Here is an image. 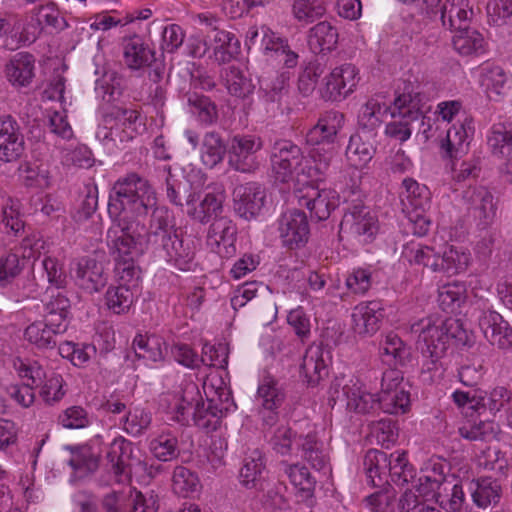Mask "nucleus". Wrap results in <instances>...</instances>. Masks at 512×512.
<instances>
[{
	"label": "nucleus",
	"instance_id": "052dcab7",
	"mask_svg": "<svg viewBox=\"0 0 512 512\" xmlns=\"http://www.w3.org/2000/svg\"><path fill=\"white\" fill-rule=\"evenodd\" d=\"M460 436L470 441H488L495 437L497 425L493 421L465 422L458 428Z\"/></svg>",
	"mask_w": 512,
	"mask_h": 512
},
{
	"label": "nucleus",
	"instance_id": "864d4df0",
	"mask_svg": "<svg viewBox=\"0 0 512 512\" xmlns=\"http://www.w3.org/2000/svg\"><path fill=\"white\" fill-rule=\"evenodd\" d=\"M172 482L174 492L183 497L198 493L201 488L198 476L183 466L174 469Z\"/></svg>",
	"mask_w": 512,
	"mask_h": 512
},
{
	"label": "nucleus",
	"instance_id": "bf43d9fd",
	"mask_svg": "<svg viewBox=\"0 0 512 512\" xmlns=\"http://www.w3.org/2000/svg\"><path fill=\"white\" fill-rule=\"evenodd\" d=\"M151 420L150 412L141 407H134L123 417L122 429L131 436H139L150 426Z\"/></svg>",
	"mask_w": 512,
	"mask_h": 512
},
{
	"label": "nucleus",
	"instance_id": "7ed1b4c3",
	"mask_svg": "<svg viewBox=\"0 0 512 512\" xmlns=\"http://www.w3.org/2000/svg\"><path fill=\"white\" fill-rule=\"evenodd\" d=\"M203 391L207 404L198 385L191 380H183L179 391L172 397L169 410L173 419L183 425H189L192 421L200 429L214 431L222 417L234 411L236 405L221 372H212L206 377Z\"/></svg>",
	"mask_w": 512,
	"mask_h": 512
},
{
	"label": "nucleus",
	"instance_id": "4c0bfd02",
	"mask_svg": "<svg viewBox=\"0 0 512 512\" xmlns=\"http://www.w3.org/2000/svg\"><path fill=\"white\" fill-rule=\"evenodd\" d=\"M401 201L406 208L426 211L430 207L431 193L426 185L418 183L413 178L402 181Z\"/></svg>",
	"mask_w": 512,
	"mask_h": 512
},
{
	"label": "nucleus",
	"instance_id": "338daca9",
	"mask_svg": "<svg viewBox=\"0 0 512 512\" xmlns=\"http://www.w3.org/2000/svg\"><path fill=\"white\" fill-rule=\"evenodd\" d=\"M326 65L324 63L311 61L303 69L298 78V89L305 95H310L316 88L319 78L325 73Z\"/></svg>",
	"mask_w": 512,
	"mask_h": 512
},
{
	"label": "nucleus",
	"instance_id": "f3484780",
	"mask_svg": "<svg viewBox=\"0 0 512 512\" xmlns=\"http://www.w3.org/2000/svg\"><path fill=\"white\" fill-rule=\"evenodd\" d=\"M224 199L221 189L209 191L201 199L196 193H191L186 199V213L200 223H207L220 216Z\"/></svg>",
	"mask_w": 512,
	"mask_h": 512
},
{
	"label": "nucleus",
	"instance_id": "f704fd0d",
	"mask_svg": "<svg viewBox=\"0 0 512 512\" xmlns=\"http://www.w3.org/2000/svg\"><path fill=\"white\" fill-rule=\"evenodd\" d=\"M298 446L302 451V458L306 460L312 468L324 473L330 472L329 457L323 444L316 439L314 434L298 437Z\"/></svg>",
	"mask_w": 512,
	"mask_h": 512
},
{
	"label": "nucleus",
	"instance_id": "cd10ccee",
	"mask_svg": "<svg viewBox=\"0 0 512 512\" xmlns=\"http://www.w3.org/2000/svg\"><path fill=\"white\" fill-rule=\"evenodd\" d=\"M207 49L218 63H228L238 55L240 42L233 33L215 29L208 36Z\"/></svg>",
	"mask_w": 512,
	"mask_h": 512
},
{
	"label": "nucleus",
	"instance_id": "c85d7f7f",
	"mask_svg": "<svg viewBox=\"0 0 512 512\" xmlns=\"http://www.w3.org/2000/svg\"><path fill=\"white\" fill-rule=\"evenodd\" d=\"M34 70V57L29 53L19 52L7 63L5 75L12 86L26 87L32 82Z\"/></svg>",
	"mask_w": 512,
	"mask_h": 512
},
{
	"label": "nucleus",
	"instance_id": "2f4dec72",
	"mask_svg": "<svg viewBox=\"0 0 512 512\" xmlns=\"http://www.w3.org/2000/svg\"><path fill=\"white\" fill-rule=\"evenodd\" d=\"M336 153L335 145L314 146L310 151L311 159L305 160L301 175L306 176L311 182L320 180L329 169Z\"/></svg>",
	"mask_w": 512,
	"mask_h": 512
},
{
	"label": "nucleus",
	"instance_id": "5701e85b",
	"mask_svg": "<svg viewBox=\"0 0 512 512\" xmlns=\"http://www.w3.org/2000/svg\"><path fill=\"white\" fill-rule=\"evenodd\" d=\"M479 326L484 337L502 350L512 347V329L496 311H485L479 318Z\"/></svg>",
	"mask_w": 512,
	"mask_h": 512
},
{
	"label": "nucleus",
	"instance_id": "9b49d317",
	"mask_svg": "<svg viewBox=\"0 0 512 512\" xmlns=\"http://www.w3.org/2000/svg\"><path fill=\"white\" fill-rule=\"evenodd\" d=\"M271 165L274 177L279 182H288L295 171L301 174L305 166L301 149L288 140H280L274 144Z\"/></svg>",
	"mask_w": 512,
	"mask_h": 512
},
{
	"label": "nucleus",
	"instance_id": "a19ab883",
	"mask_svg": "<svg viewBox=\"0 0 512 512\" xmlns=\"http://www.w3.org/2000/svg\"><path fill=\"white\" fill-rule=\"evenodd\" d=\"M235 239V227L225 217H217L211 224L208 232V244L221 254L223 250L228 253V248L233 246Z\"/></svg>",
	"mask_w": 512,
	"mask_h": 512
},
{
	"label": "nucleus",
	"instance_id": "49530a36",
	"mask_svg": "<svg viewBox=\"0 0 512 512\" xmlns=\"http://www.w3.org/2000/svg\"><path fill=\"white\" fill-rule=\"evenodd\" d=\"M326 5L323 0H293L291 15L301 26H307L326 14Z\"/></svg>",
	"mask_w": 512,
	"mask_h": 512
},
{
	"label": "nucleus",
	"instance_id": "c756f323",
	"mask_svg": "<svg viewBox=\"0 0 512 512\" xmlns=\"http://www.w3.org/2000/svg\"><path fill=\"white\" fill-rule=\"evenodd\" d=\"M229 163L237 171L252 172L256 164L254 139L251 136H235L232 140Z\"/></svg>",
	"mask_w": 512,
	"mask_h": 512
},
{
	"label": "nucleus",
	"instance_id": "f257e3e1",
	"mask_svg": "<svg viewBox=\"0 0 512 512\" xmlns=\"http://www.w3.org/2000/svg\"><path fill=\"white\" fill-rule=\"evenodd\" d=\"M157 196L149 182L135 173L119 178L113 186L108 202V214L112 220L107 230L106 243L115 261V273L123 280H134L140 272L135 264L151 246L150 227L131 216L141 217L156 209Z\"/></svg>",
	"mask_w": 512,
	"mask_h": 512
},
{
	"label": "nucleus",
	"instance_id": "39448f33",
	"mask_svg": "<svg viewBox=\"0 0 512 512\" xmlns=\"http://www.w3.org/2000/svg\"><path fill=\"white\" fill-rule=\"evenodd\" d=\"M151 246H161L166 260L181 271L192 269L194 252L178 237L167 209L156 207L150 221Z\"/></svg>",
	"mask_w": 512,
	"mask_h": 512
},
{
	"label": "nucleus",
	"instance_id": "9d476101",
	"mask_svg": "<svg viewBox=\"0 0 512 512\" xmlns=\"http://www.w3.org/2000/svg\"><path fill=\"white\" fill-rule=\"evenodd\" d=\"M402 376L395 369L383 373L378 406L388 414H404L410 407L409 393L402 386Z\"/></svg>",
	"mask_w": 512,
	"mask_h": 512
},
{
	"label": "nucleus",
	"instance_id": "6e6552de",
	"mask_svg": "<svg viewBox=\"0 0 512 512\" xmlns=\"http://www.w3.org/2000/svg\"><path fill=\"white\" fill-rule=\"evenodd\" d=\"M378 220L361 203L348 208L340 223L341 238L353 239L360 244L371 242L378 232Z\"/></svg>",
	"mask_w": 512,
	"mask_h": 512
},
{
	"label": "nucleus",
	"instance_id": "c9c22d12",
	"mask_svg": "<svg viewBox=\"0 0 512 512\" xmlns=\"http://www.w3.org/2000/svg\"><path fill=\"white\" fill-rule=\"evenodd\" d=\"M472 15L469 0H446L441 9L442 24L450 30L465 27Z\"/></svg>",
	"mask_w": 512,
	"mask_h": 512
},
{
	"label": "nucleus",
	"instance_id": "a211bd4d",
	"mask_svg": "<svg viewBox=\"0 0 512 512\" xmlns=\"http://www.w3.org/2000/svg\"><path fill=\"white\" fill-rule=\"evenodd\" d=\"M24 135L11 115L0 116V161L9 163L20 158L24 151Z\"/></svg>",
	"mask_w": 512,
	"mask_h": 512
},
{
	"label": "nucleus",
	"instance_id": "4468645a",
	"mask_svg": "<svg viewBox=\"0 0 512 512\" xmlns=\"http://www.w3.org/2000/svg\"><path fill=\"white\" fill-rule=\"evenodd\" d=\"M62 18L57 5L48 1L45 4H41L34 7L26 18V23L20 34V39L25 44H31L35 42L39 36L47 29L60 28Z\"/></svg>",
	"mask_w": 512,
	"mask_h": 512
},
{
	"label": "nucleus",
	"instance_id": "603ef678",
	"mask_svg": "<svg viewBox=\"0 0 512 512\" xmlns=\"http://www.w3.org/2000/svg\"><path fill=\"white\" fill-rule=\"evenodd\" d=\"M466 286L462 282L453 281L442 285L438 290V302L444 311L453 312L466 299Z\"/></svg>",
	"mask_w": 512,
	"mask_h": 512
},
{
	"label": "nucleus",
	"instance_id": "473e14b6",
	"mask_svg": "<svg viewBox=\"0 0 512 512\" xmlns=\"http://www.w3.org/2000/svg\"><path fill=\"white\" fill-rule=\"evenodd\" d=\"M309 49L315 54L333 51L338 43V31L327 21L318 22L309 29L307 35Z\"/></svg>",
	"mask_w": 512,
	"mask_h": 512
},
{
	"label": "nucleus",
	"instance_id": "37998d69",
	"mask_svg": "<svg viewBox=\"0 0 512 512\" xmlns=\"http://www.w3.org/2000/svg\"><path fill=\"white\" fill-rule=\"evenodd\" d=\"M452 42L454 49L463 56L480 55L485 52L484 37L478 31L466 26L456 29Z\"/></svg>",
	"mask_w": 512,
	"mask_h": 512
},
{
	"label": "nucleus",
	"instance_id": "393cba45",
	"mask_svg": "<svg viewBox=\"0 0 512 512\" xmlns=\"http://www.w3.org/2000/svg\"><path fill=\"white\" fill-rule=\"evenodd\" d=\"M61 288H48L44 299V317L56 331H66L70 301Z\"/></svg>",
	"mask_w": 512,
	"mask_h": 512
},
{
	"label": "nucleus",
	"instance_id": "69168bd1",
	"mask_svg": "<svg viewBox=\"0 0 512 512\" xmlns=\"http://www.w3.org/2000/svg\"><path fill=\"white\" fill-rule=\"evenodd\" d=\"M64 380L56 372L50 371L38 387H40V396L48 404L60 401L66 391L63 388Z\"/></svg>",
	"mask_w": 512,
	"mask_h": 512
},
{
	"label": "nucleus",
	"instance_id": "dca6fc26",
	"mask_svg": "<svg viewBox=\"0 0 512 512\" xmlns=\"http://www.w3.org/2000/svg\"><path fill=\"white\" fill-rule=\"evenodd\" d=\"M473 134L472 119H459L447 128L443 135L438 136L440 148L450 159L458 160L468 153Z\"/></svg>",
	"mask_w": 512,
	"mask_h": 512
},
{
	"label": "nucleus",
	"instance_id": "e2e57ef3",
	"mask_svg": "<svg viewBox=\"0 0 512 512\" xmlns=\"http://www.w3.org/2000/svg\"><path fill=\"white\" fill-rule=\"evenodd\" d=\"M69 465L79 477H82L97 468L98 459L90 447L81 446L72 450Z\"/></svg>",
	"mask_w": 512,
	"mask_h": 512
},
{
	"label": "nucleus",
	"instance_id": "bb28decb",
	"mask_svg": "<svg viewBox=\"0 0 512 512\" xmlns=\"http://www.w3.org/2000/svg\"><path fill=\"white\" fill-rule=\"evenodd\" d=\"M107 274L101 262L91 258L78 261L75 269V281L79 287L89 293L99 292L107 284Z\"/></svg>",
	"mask_w": 512,
	"mask_h": 512
},
{
	"label": "nucleus",
	"instance_id": "aec40b11",
	"mask_svg": "<svg viewBox=\"0 0 512 512\" xmlns=\"http://www.w3.org/2000/svg\"><path fill=\"white\" fill-rule=\"evenodd\" d=\"M352 327L358 335H373L380 328L384 307L380 301H363L352 310Z\"/></svg>",
	"mask_w": 512,
	"mask_h": 512
},
{
	"label": "nucleus",
	"instance_id": "0eeeda50",
	"mask_svg": "<svg viewBox=\"0 0 512 512\" xmlns=\"http://www.w3.org/2000/svg\"><path fill=\"white\" fill-rule=\"evenodd\" d=\"M142 126L140 115L135 109L116 108L105 118V125L97 130V137L111 141L116 147L132 140Z\"/></svg>",
	"mask_w": 512,
	"mask_h": 512
},
{
	"label": "nucleus",
	"instance_id": "f03ea898",
	"mask_svg": "<svg viewBox=\"0 0 512 512\" xmlns=\"http://www.w3.org/2000/svg\"><path fill=\"white\" fill-rule=\"evenodd\" d=\"M364 465L369 482L380 487L388 482V477L398 486H406L398 500L400 512H419L423 502L433 500L437 490L441 489L445 477L436 467L422 469L420 475L407 460L404 451L387 454L378 450H369Z\"/></svg>",
	"mask_w": 512,
	"mask_h": 512
},
{
	"label": "nucleus",
	"instance_id": "de8ad7c7",
	"mask_svg": "<svg viewBox=\"0 0 512 512\" xmlns=\"http://www.w3.org/2000/svg\"><path fill=\"white\" fill-rule=\"evenodd\" d=\"M234 209L245 220H252L256 215V186L254 183L239 185L234 189Z\"/></svg>",
	"mask_w": 512,
	"mask_h": 512
},
{
	"label": "nucleus",
	"instance_id": "79ce46f5",
	"mask_svg": "<svg viewBox=\"0 0 512 512\" xmlns=\"http://www.w3.org/2000/svg\"><path fill=\"white\" fill-rule=\"evenodd\" d=\"M480 85L485 90L489 98L504 94L508 83V76L502 67L485 63L480 67L479 76Z\"/></svg>",
	"mask_w": 512,
	"mask_h": 512
},
{
	"label": "nucleus",
	"instance_id": "f8f14e48",
	"mask_svg": "<svg viewBox=\"0 0 512 512\" xmlns=\"http://www.w3.org/2000/svg\"><path fill=\"white\" fill-rule=\"evenodd\" d=\"M359 81L360 72L354 64L336 66L324 78L322 97L332 101L345 99L356 90Z\"/></svg>",
	"mask_w": 512,
	"mask_h": 512
},
{
	"label": "nucleus",
	"instance_id": "774afa93",
	"mask_svg": "<svg viewBox=\"0 0 512 512\" xmlns=\"http://www.w3.org/2000/svg\"><path fill=\"white\" fill-rule=\"evenodd\" d=\"M372 273L369 269L354 268L345 279V286L349 293L355 295H364L372 287Z\"/></svg>",
	"mask_w": 512,
	"mask_h": 512
},
{
	"label": "nucleus",
	"instance_id": "7c9ffc66",
	"mask_svg": "<svg viewBox=\"0 0 512 512\" xmlns=\"http://www.w3.org/2000/svg\"><path fill=\"white\" fill-rule=\"evenodd\" d=\"M132 347L136 357L146 365L162 362L167 350L164 339L158 335L138 334L133 339Z\"/></svg>",
	"mask_w": 512,
	"mask_h": 512
},
{
	"label": "nucleus",
	"instance_id": "20e7f679",
	"mask_svg": "<svg viewBox=\"0 0 512 512\" xmlns=\"http://www.w3.org/2000/svg\"><path fill=\"white\" fill-rule=\"evenodd\" d=\"M411 332L418 336L417 344L427 358V370L437 369L452 341L456 345H466L468 335L462 324L455 319L427 317L411 325Z\"/></svg>",
	"mask_w": 512,
	"mask_h": 512
},
{
	"label": "nucleus",
	"instance_id": "b1692460",
	"mask_svg": "<svg viewBox=\"0 0 512 512\" xmlns=\"http://www.w3.org/2000/svg\"><path fill=\"white\" fill-rule=\"evenodd\" d=\"M285 393L278 380L272 376L263 378L258 386V405L261 406L267 415H263V422L273 425L277 420V409L282 405Z\"/></svg>",
	"mask_w": 512,
	"mask_h": 512
},
{
	"label": "nucleus",
	"instance_id": "1a4fd4ad",
	"mask_svg": "<svg viewBox=\"0 0 512 512\" xmlns=\"http://www.w3.org/2000/svg\"><path fill=\"white\" fill-rule=\"evenodd\" d=\"M460 203L464 209L478 222V225H491L497 215V200L485 186H468L460 195Z\"/></svg>",
	"mask_w": 512,
	"mask_h": 512
},
{
	"label": "nucleus",
	"instance_id": "e433bc0d",
	"mask_svg": "<svg viewBox=\"0 0 512 512\" xmlns=\"http://www.w3.org/2000/svg\"><path fill=\"white\" fill-rule=\"evenodd\" d=\"M301 374L309 385H316L327 374L324 352L320 346L307 348L301 364Z\"/></svg>",
	"mask_w": 512,
	"mask_h": 512
},
{
	"label": "nucleus",
	"instance_id": "13d9d810",
	"mask_svg": "<svg viewBox=\"0 0 512 512\" xmlns=\"http://www.w3.org/2000/svg\"><path fill=\"white\" fill-rule=\"evenodd\" d=\"M149 449L159 461L167 462L178 456V441L171 433H162L150 441Z\"/></svg>",
	"mask_w": 512,
	"mask_h": 512
},
{
	"label": "nucleus",
	"instance_id": "5fc2aeb1",
	"mask_svg": "<svg viewBox=\"0 0 512 512\" xmlns=\"http://www.w3.org/2000/svg\"><path fill=\"white\" fill-rule=\"evenodd\" d=\"M152 59L151 50L138 38L130 39L124 47V60L131 69H140Z\"/></svg>",
	"mask_w": 512,
	"mask_h": 512
},
{
	"label": "nucleus",
	"instance_id": "a878e982",
	"mask_svg": "<svg viewBox=\"0 0 512 512\" xmlns=\"http://www.w3.org/2000/svg\"><path fill=\"white\" fill-rule=\"evenodd\" d=\"M388 111V104L383 97L377 95L370 98L358 114V132L367 138H376L377 131L383 122V116Z\"/></svg>",
	"mask_w": 512,
	"mask_h": 512
},
{
	"label": "nucleus",
	"instance_id": "0e129e2a",
	"mask_svg": "<svg viewBox=\"0 0 512 512\" xmlns=\"http://www.w3.org/2000/svg\"><path fill=\"white\" fill-rule=\"evenodd\" d=\"M402 258L411 264L423 265L432 270L433 260L436 258L435 251L419 242L411 241L403 246Z\"/></svg>",
	"mask_w": 512,
	"mask_h": 512
},
{
	"label": "nucleus",
	"instance_id": "72a5a7b5",
	"mask_svg": "<svg viewBox=\"0 0 512 512\" xmlns=\"http://www.w3.org/2000/svg\"><path fill=\"white\" fill-rule=\"evenodd\" d=\"M375 152V138H367L363 134L356 133L350 137L345 156L351 166L363 168L372 160Z\"/></svg>",
	"mask_w": 512,
	"mask_h": 512
},
{
	"label": "nucleus",
	"instance_id": "ddd939ff",
	"mask_svg": "<svg viewBox=\"0 0 512 512\" xmlns=\"http://www.w3.org/2000/svg\"><path fill=\"white\" fill-rule=\"evenodd\" d=\"M295 195L299 205L305 206L311 217L318 221L328 219L340 199V195L334 189H319L312 184L305 185Z\"/></svg>",
	"mask_w": 512,
	"mask_h": 512
},
{
	"label": "nucleus",
	"instance_id": "423d86ee",
	"mask_svg": "<svg viewBox=\"0 0 512 512\" xmlns=\"http://www.w3.org/2000/svg\"><path fill=\"white\" fill-rule=\"evenodd\" d=\"M330 394L335 399L345 400L347 409L359 414H369L378 406V397L357 377H336L331 383Z\"/></svg>",
	"mask_w": 512,
	"mask_h": 512
},
{
	"label": "nucleus",
	"instance_id": "412c9836",
	"mask_svg": "<svg viewBox=\"0 0 512 512\" xmlns=\"http://www.w3.org/2000/svg\"><path fill=\"white\" fill-rule=\"evenodd\" d=\"M394 107L400 118L412 122H418L431 109L426 96L410 84L395 97Z\"/></svg>",
	"mask_w": 512,
	"mask_h": 512
},
{
	"label": "nucleus",
	"instance_id": "58836bf2",
	"mask_svg": "<svg viewBox=\"0 0 512 512\" xmlns=\"http://www.w3.org/2000/svg\"><path fill=\"white\" fill-rule=\"evenodd\" d=\"M487 143L494 156L512 160V122L492 125Z\"/></svg>",
	"mask_w": 512,
	"mask_h": 512
},
{
	"label": "nucleus",
	"instance_id": "8fccbe9b",
	"mask_svg": "<svg viewBox=\"0 0 512 512\" xmlns=\"http://www.w3.org/2000/svg\"><path fill=\"white\" fill-rule=\"evenodd\" d=\"M501 497L500 484L491 478H481L476 481L472 491V499L479 508H487L497 504Z\"/></svg>",
	"mask_w": 512,
	"mask_h": 512
},
{
	"label": "nucleus",
	"instance_id": "680f3d73",
	"mask_svg": "<svg viewBox=\"0 0 512 512\" xmlns=\"http://www.w3.org/2000/svg\"><path fill=\"white\" fill-rule=\"evenodd\" d=\"M14 366L24 384L32 387H38L42 384L44 377L49 373L35 360L18 359Z\"/></svg>",
	"mask_w": 512,
	"mask_h": 512
},
{
	"label": "nucleus",
	"instance_id": "3c124183",
	"mask_svg": "<svg viewBox=\"0 0 512 512\" xmlns=\"http://www.w3.org/2000/svg\"><path fill=\"white\" fill-rule=\"evenodd\" d=\"M408 349L401 338L393 333H388L381 343L380 355L388 365L403 364L408 357Z\"/></svg>",
	"mask_w": 512,
	"mask_h": 512
},
{
	"label": "nucleus",
	"instance_id": "c03bdc74",
	"mask_svg": "<svg viewBox=\"0 0 512 512\" xmlns=\"http://www.w3.org/2000/svg\"><path fill=\"white\" fill-rule=\"evenodd\" d=\"M65 331H56L48 321H35L26 327L24 338L38 349H51L56 346V335Z\"/></svg>",
	"mask_w": 512,
	"mask_h": 512
},
{
	"label": "nucleus",
	"instance_id": "4d7b16f0",
	"mask_svg": "<svg viewBox=\"0 0 512 512\" xmlns=\"http://www.w3.org/2000/svg\"><path fill=\"white\" fill-rule=\"evenodd\" d=\"M226 148L216 133H207L201 147V160L208 168L215 167L224 157Z\"/></svg>",
	"mask_w": 512,
	"mask_h": 512
},
{
	"label": "nucleus",
	"instance_id": "a18cd8bd",
	"mask_svg": "<svg viewBox=\"0 0 512 512\" xmlns=\"http://www.w3.org/2000/svg\"><path fill=\"white\" fill-rule=\"evenodd\" d=\"M131 451L132 443L124 437L115 438L110 445L107 458L117 482H122L127 476V460Z\"/></svg>",
	"mask_w": 512,
	"mask_h": 512
},
{
	"label": "nucleus",
	"instance_id": "09e8293b",
	"mask_svg": "<svg viewBox=\"0 0 512 512\" xmlns=\"http://www.w3.org/2000/svg\"><path fill=\"white\" fill-rule=\"evenodd\" d=\"M284 471L291 484L303 497L309 498L313 495L316 480L306 466L298 463L286 464Z\"/></svg>",
	"mask_w": 512,
	"mask_h": 512
},
{
	"label": "nucleus",
	"instance_id": "4be33fe9",
	"mask_svg": "<svg viewBox=\"0 0 512 512\" xmlns=\"http://www.w3.org/2000/svg\"><path fill=\"white\" fill-rule=\"evenodd\" d=\"M344 124V115L338 111H328L307 132L306 142L311 146L335 145L338 132Z\"/></svg>",
	"mask_w": 512,
	"mask_h": 512
},
{
	"label": "nucleus",
	"instance_id": "6ab92c4d",
	"mask_svg": "<svg viewBox=\"0 0 512 512\" xmlns=\"http://www.w3.org/2000/svg\"><path fill=\"white\" fill-rule=\"evenodd\" d=\"M117 285L110 286L105 293V304L114 314H126L129 312L136 297L139 286L140 272L136 273L134 280H123L121 274L115 273Z\"/></svg>",
	"mask_w": 512,
	"mask_h": 512
},
{
	"label": "nucleus",
	"instance_id": "ea45409f",
	"mask_svg": "<svg viewBox=\"0 0 512 512\" xmlns=\"http://www.w3.org/2000/svg\"><path fill=\"white\" fill-rule=\"evenodd\" d=\"M469 264L470 253L451 246L445 249L441 256L436 254L432 264V271L458 274L464 272Z\"/></svg>",
	"mask_w": 512,
	"mask_h": 512
},
{
	"label": "nucleus",
	"instance_id": "6e6d98bb",
	"mask_svg": "<svg viewBox=\"0 0 512 512\" xmlns=\"http://www.w3.org/2000/svg\"><path fill=\"white\" fill-rule=\"evenodd\" d=\"M480 467L493 471L500 477H506L509 470V461L502 451L497 448L487 447L477 456Z\"/></svg>",
	"mask_w": 512,
	"mask_h": 512
},
{
	"label": "nucleus",
	"instance_id": "2eb2a0df",
	"mask_svg": "<svg viewBox=\"0 0 512 512\" xmlns=\"http://www.w3.org/2000/svg\"><path fill=\"white\" fill-rule=\"evenodd\" d=\"M278 232L284 247L288 249L303 247L307 243L310 234L305 212L298 209L284 212L278 221Z\"/></svg>",
	"mask_w": 512,
	"mask_h": 512
}]
</instances>
